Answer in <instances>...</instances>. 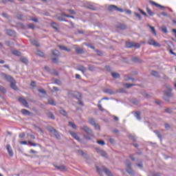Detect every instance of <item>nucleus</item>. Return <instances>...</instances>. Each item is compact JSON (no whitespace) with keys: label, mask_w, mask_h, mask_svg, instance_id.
Listing matches in <instances>:
<instances>
[{"label":"nucleus","mask_w":176,"mask_h":176,"mask_svg":"<svg viewBox=\"0 0 176 176\" xmlns=\"http://www.w3.org/2000/svg\"><path fill=\"white\" fill-rule=\"evenodd\" d=\"M107 10H109V12H113L114 10H117V12H120V13H123V12H124L123 9L118 8V7L115 5L109 6Z\"/></svg>","instance_id":"f257e3e1"},{"label":"nucleus","mask_w":176,"mask_h":176,"mask_svg":"<svg viewBox=\"0 0 176 176\" xmlns=\"http://www.w3.org/2000/svg\"><path fill=\"white\" fill-rule=\"evenodd\" d=\"M126 166L127 167L126 168V173L129 174V175H134V170L131 168V164L129 160H126L125 162Z\"/></svg>","instance_id":"f03ea898"},{"label":"nucleus","mask_w":176,"mask_h":176,"mask_svg":"<svg viewBox=\"0 0 176 176\" xmlns=\"http://www.w3.org/2000/svg\"><path fill=\"white\" fill-rule=\"evenodd\" d=\"M81 129H82L83 131H85L86 133V134H87L88 135H91V137H93V135H94V134L93 133V131H91V129H90L86 125L82 126Z\"/></svg>","instance_id":"7ed1b4c3"},{"label":"nucleus","mask_w":176,"mask_h":176,"mask_svg":"<svg viewBox=\"0 0 176 176\" xmlns=\"http://www.w3.org/2000/svg\"><path fill=\"white\" fill-rule=\"evenodd\" d=\"M164 100H165V101H170V98L173 96V93L168 91H164Z\"/></svg>","instance_id":"20e7f679"},{"label":"nucleus","mask_w":176,"mask_h":176,"mask_svg":"<svg viewBox=\"0 0 176 176\" xmlns=\"http://www.w3.org/2000/svg\"><path fill=\"white\" fill-rule=\"evenodd\" d=\"M55 168H57L59 171H66L67 168L63 165H54Z\"/></svg>","instance_id":"39448f33"},{"label":"nucleus","mask_w":176,"mask_h":176,"mask_svg":"<svg viewBox=\"0 0 176 176\" xmlns=\"http://www.w3.org/2000/svg\"><path fill=\"white\" fill-rule=\"evenodd\" d=\"M7 151L8 152V154L10 156L13 157V150L12 149V146H10V144H8L6 146Z\"/></svg>","instance_id":"423d86ee"},{"label":"nucleus","mask_w":176,"mask_h":176,"mask_svg":"<svg viewBox=\"0 0 176 176\" xmlns=\"http://www.w3.org/2000/svg\"><path fill=\"white\" fill-rule=\"evenodd\" d=\"M49 131L50 133H53L56 138H60V134L58 132H57V131H56V129L51 128L49 129Z\"/></svg>","instance_id":"0eeeda50"},{"label":"nucleus","mask_w":176,"mask_h":176,"mask_svg":"<svg viewBox=\"0 0 176 176\" xmlns=\"http://www.w3.org/2000/svg\"><path fill=\"white\" fill-rule=\"evenodd\" d=\"M6 34L7 35H9V36H14V35H16V32H14L12 30H6Z\"/></svg>","instance_id":"6e6552de"},{"label":"nucleus","mask_w":176,"mask_h":176,"mask_svg":"<svg viewBox=\"0 0 176 176\" xmlns=\"http://www.w3.org/2000/svg\"><path fill=\"white\" fill-rule=\"evenodd\" d=\"M70 135L73 138L78 141V142H80V138H79V136H78V134L75 132H70Z\"/></svg>","instance_id":"1a4fd4ad"},{"label":"nucleus","mask_w":176,"mask_h":176,"mask_svg":"<svg viewBox=\"0 0 176 176\" xmlns=\"http://www.w3.org/2000/svg\"><path fill=\"white\" fill-rule=\"evenodd\" d=\"M96 151L98 152V153H99L100 155H101V156H102L103 157H107V153L100 148H97Z\"/></svg>","instance_id":"9d476101"},{"label":"nucleus","mask_w":176,"mask_h":176,"mask_svg":"<svg viewBox=\"0 0 176 176\" xmlns=\"http://www.w3.org/2000/svg\"><path fill=\"white\" fill-rule=\"evenodd\" d=\"M104 93H106L107 94H109L110 96H112L115 94V91L111 89H106L104 90Z\"/></svg>","instance_id":"9b49d317"},{"label":"nucleus","mask_w":176,"mask_h":176,"mask_svg":"<svg viewBox=\"0 0 176 176\" xmlns=\"http://www.w3.org/2000/svg\"><path fill=\"white\" fill-rule=\"evenodd\" d=\"M19 102H21V104H23V105H24L25 107H28V102H27V100H25V99L23 98H19Z\"/></svg>","instance_id":"f8f14e48"},{"label":"nucleus","mask_w":176,"mask_h":176,"mask_svg":"<svg viewBox=\"0 0 176 176\" xmlns=\"http://www.w3.org/2000/svg\"><path fill=\"white\" fill-rule=\"evenodd\" d=\"M77 70L78 71H80L82 73H85L87 69H86V67H85L83 65H78L77 67Z\"/></svg>","instance_id":"ddd939ff"},{"label":"nucleus","mask_w":176,"mask_h":176,"mask_svg":"<svg viewBox=\"0 0 176 176\" xmlns=\"http://www.w3.org/2000/svg\"><path fill=\"white\" fill-rule=\"evenodd\" d=\"M151 5H153L154 6H156V8H160L161 9H166V7L159 4V3H157L155 1H151Z\"/></svg>","instance_id":"4468645a"},{"label":"nucleus","mask_w":176,"mask_h":176,"mask_svg":"<svg viewBox=\"0 0 176 176\" xmlns=\"http://www.w3.org/2000/svg\"><path fill=\"white\" fill-rule=\"evenodd\" d=\"M50 25L54 28V30H55V31H58V24H57V23L52 22Z\"/></svg>","instance_id":"2eb2a0df"},{"label":"nucleus","mask_w":176,"mask_h":176,"mask_svg":"<svg viewBox=\"0 0 176 176\" xmlns=\"http://www.w3.org/2000/svg\"><path fill=\"white\" fill-rule=\"evenodd\" d=\"M175 49V47L174 45H172L168 47L169 53H170V54H173V56H176V54L174 52H173Z\"/></svg>","instance_id":"dca6fc26"},{"label":"nucleus","mask_w":176,"mask_h":176,"mask_svg":"<svg viewBox=\"0 0 176 176\" xmlns=\"http://www.w3.org/2000/svg\"><path fill=\"white\" fill-rule=\"evenodd\" d=\"M59 49H60V50H65V52H71V49L65 47V45H59Z\"/></svg>","instance_id":"f3484780"},{"label":"nucleus","mask_w":176,"mask_h":176,"mask_svg":"<svg viewBox=\"0 0 176 176\" xmlns=\"http://www.w3.org/2000/svg\"><path fill=\"white\" fill-rule=\"evenodd\" d=\"M10 87L13 89V90H17V86H16V80H13L10 82Z\"/></svg>","instance_id":"a211bd4d"},{"label":"nucleus","mask_w":176,"mask_h":176,"mask_svg":"<svg viewBox=\"0 0 176 176\" xmlns=\"http://www.w3.org/2000/svg\"><path fill=\"white\" fill-rule=\"evenodd\" d=\"M5 78L8 80V82H10V83H12V82H14V79L12 78V76L9 75H6Z\"/></svg>","instance_id":"6ab92c4d"},{"label":"nucleus","mask_w":176,"mask_h":176,"mask_svg":"<svg viewBox=\"0 0 176 176\" xmlns=\"http://www.w3.org/2000/svg\"><path fill=\"white\" fill-rule=\"evenodd\" d=\"M21 113H23V115H31V112H30L28 110L25 109H23L21 111Z\"/></svg>","instance_id":"aec40b11"},{"label":"nucleus","mask_w":176,"mask_h":176,"mask_svg":"<svg viewBox=\"0 0 176 176\" xmlns=\"http://www.w3.org/2000/svg\"><path fill=\"white\" fill-rule=\"evenodd\" d=\"M126 47L128 49H131L132 47H134V49H139L140 46L139 45H126Z\"/></svg>","instance_id":"412c9836"},{"label":"nucleus","mask_w":176,"mask_h":176,"mask_svg":"<svg viewBox=\"0 0 176 176\" xmlns=\"http://www.w3.org/2000/svg\"><path fill=\"white\" fill-rule=\"evenodd\" d=\"M146 10L149 16H155V12H152V10H151L149 8L146 7Z\"/></svg>","instance_id":"4be33fe9"},{"label":"nucleus","mask_w":176,"mask_h":176,"mask_svg":"<svg viewBox=\"0 0 176 176\" xmlns=\"http://www.w3.org/2000/svg\"><path fill=\"white\" fill-rule=\"evenodd\" d=\"M12 54H14V56H16L18 57H20V56H21V52L17 51V50H12Z\"/></svg>","instance_id":"5701e85b"},{"label":"nucleus","mask_w":176,"mask_h":176,"mask_svg":"<svg viewBox=\"0 0 176 176\" xmlns=\"http://www.w3.org/2000/svg\"><path fill=\"white\" fill-rule=\"evenodd\" d=\"M135 117L136 118V119H138V120H141V112L136 111L135 113Z\"/></svg>","instance_id":"b1692460"},{"label":"nucleus","mask_w":176,"mask_h":176,"mask_svg":"<svg viewBox=\"0 0 176 176\" xmlns=\"http://www.w3.org/2000/svg\"><path fill=\"white\" fill-rule=\"evenodd\" d=\"M21 61L23 63V64H28V59L25 57H21L20 58Z\"/></svg>","instance_id":"393cba45"},{"label":"nucleus","mask_w":176,"mask_h":176,"mask_svg":"<svg viewBox=\"0 0 176 176\" xmlns=\"http://www.w3.org/2000/svg\"><path fill=\"white\" fill-rule=\"evenodd\" d=\"M148 45H159V43H156L155 40L151 38L148 40Z\"/></svg>","instance_id":"a878e982"},{"label":"nucleus","mask_w":176,"mask_h":176,"mask_svg":"<svg viewBox=\"0 0 176 176\" xmlns=\"http://www.w3.org/2000/svg\"><path fill=\"white\" fill-rule=\"evenodd\" d=\"M103 171H104L105 174L108 176H112V173H111V171L108 170L107 168H103Z\"/></svg>","instance_id":"bb28decb"},{"label":"nucleus","mask_w":176,"mask_h":176,"mask_svg":"<svg viewBox=\"0 0 176 176\" xmlns=\"http://www.w3.org/2000/svg\"><path fill=\"white\" fill-rule=\"evenodd\" d=\"M52 54H54V56H55L56 57H58V56H60V52H58V50H55L52 52Z\"/></svg>","instance_id":"cd10ccee"},{"label":"nucleus","mask_w":176,"mask_h":176,"mask_svg":"<svg viewBox=\"0 0 176 176\" xmlns=\"http://www.w3.org/2000/svg\"><path fill=\"white\" fill-rule=\"evenodd\" d=\"M36 54L37 56H40V57H44L45 56V54L43 52H42L41 51H36Z\"/></svg>","instance_id":"c85d7f7f"},{"label":"nucleus","mask_w":176,"mask_h":176,"mask_svg":"<svg viewBox=\"0 0 176 176\" xmlns=\"http://www.w3.org/2000/svg\"><path fill=\"white\" fill-rule=\"evenodd\" d=\"M151 75H153V76H156V78H159V73L156 71H152Z\"/></svg>","instance_id":"c756f323"},{"label":"nucleus","mask_w":176,"mask_h":176,"mask_svg":"<svg viewBox=\"0 0 176 176\" xmlns=\"http://www.w3.org/2000/svg\"><path fill=\"white\" fill-rule=\"evenodd\" d=\"M47 115H48V117L50 118V119H52V120H54V119H56V117H54V115L52 114V112L48 113Z\"/></svg>","instance_id":"7c9ffc66"},{"label":"nucleus","mask_w":176,"mask_h":176,"mask_svg":"<svg viewBox=\"0 0 176 176\" xmlns=\"http://www.w3.org/2000/svg\"><path fill=\"white\" fill-rule=\"evenodd\" d=\"M111 75L113 78H115L116 79H118L120 76V75H119L118 73H112Z\"/></svg>","instance_id":"2f4dec72"},{"label":"nucleus","mask_w":176,"mask_h":176,"mask_svg":"<svg viewBox=\"0 0 176 176\" xmlns=\"http://www.w3.org/2000/svg\"><path fill=\"white\" fill-rule=\"evenodd\" d=\"M118 27L120 28V30H126V25H123V24H120L118 25Z\"/></svg>","instance_id":"473e14b6"},{"label":"nucleus","mask_w":176,"mask_h":176,"mask_svg":"<svg viewBox=\"0 0 176 176\" xmlns=\"http://www.w3.org/2000/svg\"><path fill=\"white\" fill-rule=\"evenodd\" d=\"M38 91L39 93H41V94H43L44 96L46 95V91L43 89H38Z\"/></svg>","instance_id":"72a5a7b5"},{"label":"nucleus","mask_w":176,"mask_h":176,"mask_svg":"<svg viewBox=\"0 0 176 176\" xmlns=\"http://www.w3.org/2000/svg\"><path fill=\"white\" fill-rule=\"evenodd\" d=\"M76 53H78V54H82V53H84V51L82 49L78 48L76 50Z\"/></svg>","instance_id":"f704fd0d"},{"label":"nucleus","mask_w":176,"mask_h":176,"mask_svg":"<svg viewBox=\"0 0 176 176\" xmlns=\"http://www.w3.org/2000/svg\"><path fill=\"white\" fill-rule=\"evenodd\" d=\"M29 142V144L32 146H41V144H36V143H32V142Z\"/></svg>","instance_id":"c9c22d12"},{"label":"nucleus","mask_w":176,"mask_h":176,"mask_svg":"<svg viewBox=\"0 0 176 176\" xmlns=\"http://www.w3.org/2000/svg\"><path fill=\"white\" fill-rule=\"evenodd\" d=\"M89 122L90 124H91L92 126H94V124H96V121H94V120L93 118L89 119Z\"/></svg>","instance_id":"e433bc0d"},{"label":"nucleus","mask_w":176,"mask_h":176,"mask_svg":"<svg viewBox=\"0 0 176 176\" xmlns=\"http://www.w3.org/2000/svg\"><path fill=\"white\" fill-rule=\"evenodd\" d=\"M0 91H1V93H6V89H5V87H2L0 85Z\"/></svg>","instance_id":"4c0bfd02"},{"label":"nucleus","mask_w":176,"mask_h":176,"mask_svg":"<svg viewBox=\"0 0 176 176\" xmlns=\"http://www.w3.org/2000/svg\"><path fill=\"white\" fill-rule=\"evenodd\" d=\"M134 15H135V17H137L139 20H141V19H142L141 14H140L139 13L134 12Z\"/></svg>","instance_id":"58836bf2"},{"label":"nucleus","mask_w":176,"mask_h":176,"mask_svg":"<svg viewBox=\"0 0 176 176\" xmlns=\"http://www.w3.org/2000/svg\"><path fill=\"white\" fill-rule=\"evenodd\" d=\"M48 104H50V105H56V104L54 103V100L52 99L48 100Z\"/></svg>","instance_id":"ea45409f"},{"label":"nucleus","mask_w":176,"mask_h":176,"mask_svg":"<svg viewBox=\"0 0 176 176\" xmlns=\"http://www.w3.org/2000/svg\"><path fill=\"white\" fill-rule=\"evenodd\" d=\"M98 107L101 112H104L105 109L102 108V106L100 104H98Z\"/></svg>","instance_id":"a19ab883"},{"label":"nucleus","mask_w":176,"mask_h":176,"mask_svg":"<svg viewBox=\"0 0 176 176\" xmlns=\"http://www.w3.org/2000/svg\"><path fill=\"white\" fill-rule=\"evenodd\" d=\"M97 144H98L99 145H105V142H104L103 140H98L97 141Z\"/></svg>","instance_id":"79ce46f5"},{"label":"nucleus","mask_w":176,"mask_h":176,"mask_svg":"<svg viewBox=\"0 0 176 176\" xmlns=\"http://www.w3.org/2000/svg\"><path fill=\"white\" fill-rule=\"evenodd\" d=\"M28 28H31L32 30H34L35 29V25L32 23H30L28 25Z\"/></svg>","instance_id":"37998d69"},{"label":"nucleus","mask_w":176,"mask_h":176,"mask_svg":"<svg viewBox=\"0 0 176 176\" xmlns=\"http://www.w3.org/2000/svg\"><path fill=\"white\" fill-rule=\"evenodd\" d=\"M61 16H65V17H69L70 19H75L74 16L68 15L67 14H61Z\"/></svg>","instance_id":"c03bdc74"},{"label":"nucleus","mask_w":176,"mask_h":176,"mask_svg":"<svg viewBox=\"0 0 176 176\" xmlns=\"http://www.w3.org/2000/svg\"><path fill=\"white\" fill-rule=\"evenodd\" d=\"M161 28L163 32H164L165 34H167V28L166 26H162Z\"/></svg>","instance_id":"a18cd8bd"},{"label":"nucleus","mask_w":176,"mask_h":176,"mask_svg":"<svg viewBox=\"0 0 176 176\" xmlns=\"http://www.w3.org/2000/svg\"><path fill=\"white\" fill-rule=\"evenodd\" d=\"M155 133L156 135L158 137V138L162 139V135L160 134V132L155 131Z\"/></svg>","instance_id":"49530a36"},{"label":"nucleus","mask_w":176,"mask_h":176,"mask_svg":"<svg viewBox=\"0 0 176 176\" xmlns=\"http://www.w3.org/2000/svg\"><path fill=\"white\" fill-rule=\"evenodd\" d=\"M69 124H70L71 127H72V129H76V124L72 123V122H69Z\"/></svg>","instance_id":"de8ad7c7"},{"label":"nucleus","mask_w":176,"mask_h":176,"mask_svg":"<svg viewBox=\"0 0 176 176\" xmlns=\"http://www.w3.org/2000/svg\"><path fill=\"white\" fill-rule=\"evenodd\" d=\"M124 86L125 87H126V89H130V87H131V86H134V85H133V84H124Z\"/></svg>","instance_id":"09e8293b"},{"label":"nucleus","mask_w":176,"mask_h":176,"mask_svg":"<svg viewBox=\"0 0 176 176\" xmlns=\"http://www.w3.org/2000/svg\"><path fill=\"white\" fill-rule=\"evenodd\" d=\"M150 28L154 35H156V30H155L154 27L150 26Z\"/></svg>","instance_id":"8fccbe9b"},{"label":"nucleus","mask_w":176,"mask_h":176,"mask_svg":"<svg viewBox=\"0 0 176 176\" xmlns=\"http://www.w3.org/2000/svg\"><path fill=\"white\" fill-rule=\"evenodd\" d=\"M138 10L143 14V16H145L146 17L148 16L144 10H141V8H138Z\"/></svg>","instance_id":"3c124183"},{"label":"nucleus","mask_w":176,"mask_h":176,"mask_svg":"<svg viewBox=\"0 0 176 176\" xmlns=\"http://www.w3.org/2000/svg\"><path fill=\"white\" fill-rule=\"evenodd\" d=\"M57 19L58 20V21H67V20H65V19H64L61 16H58Z\"/></svg>","instance_id":"603ef678"},{"label":"nucleus","mask_w":176,"mask_h":176,"mask_svg":"<svg viewBox=\"0 0 176 176\" xmlns=\"http://www.w3.org/2000/svg\"><path fill=\"white\" fill-rule=\"evenodd\" d=\"M60 113H61V115H63V116H67V111H65V110H60Z\"/></svg>","instance_id":"864d4df0"},{"label":"nucleus","mask_w":176,"mask_h":176,"mask_svg":"<svg viewBox=\"0 0 176 176\" xmlns=\"http://www.w3.org/2000/svg\"><path fill=\"white\" fill-rule=\"evenodd\" d=\"M88 9H91V10H96V7H94L92 5H89L88 6Z\"/></svg>","instance_id":"5fc2aeb1"},{"label":"nucleus","mask_w":176,"mask_h":176,"mask_svg":"<svg viewBox=\"0 0 176 176\" xmlns=\"http://www.w3.org/2000/svg\"><path fill=\"white\" fill-rule=\"evenodd\" d=\"M88 69L89 71H94V66L89 65Z\"/></svg>","instance_id":"6e6d98bb"},{"label":"nucleus","mask_w":176,"mask_h":176,"mask_svg":"<svg viewBox=\"0 0 176 176\" xmlns=\"http://www.w3.org/2000/svg\"><path fill=\"white\" fill-rule=\"evenodd\" d=\"M136 166L139 167V168H142V167L144 166L142 162H140V164H136Z\"/></svg>","instance_id":"4d7b16f0"},{"label":"nucleus","mask_w":176,"mask_h":176,"mask_svg":"<svg viewBox=\"0 0 176 176\" xmlns=\"http://www.w3.org/2000/svg\"><path fill=\"white\" fill-rule=\"evenodd\" d=\"M94 126L96 130H100V125H98V124L95 123V124H94Z\"/></svg>","instance_id":"13d9d810"},{"label":"nucleus","mask_w":176,"mask_h":176,"mask_svg":"<svg viewBox=\"0 0 176 176\" xmlns=\"http://www.w3.org/2000/svg\"><path fill=\"white\" fill-rule=\"evenodd\" d=\"M25 137V133H22L19 134L20 138H24Z\"/></svg>","instance_id":"bf43d9fd"},{"label":"nucleus","mask_w":176,"mask_h":176,"mask_svg":"<svg viewBox=\"0 0 176 176\" xmlns=\"http://www.w3.org/2000/svg\"><path fill=\"white\" fill-rule=\"evenodd\" d=\"M96 170H97V172L98 173V174H100V175H102V171H101V170H100V168H96Z\"/></svg>","instance_id":"052dcab7"},{"label":"nucleus","mask_w":176,"mask_h":176,"mask_svg":"<svg viewBox=\"0 0 176 176\" xmlns=\"http://www.w3.org/2000/svg\"><path fill=\"white\" fill-rule=\"evenodd\" d=\"M133 61H134V63H138L139 61H138V58H137V57H135V58H133Z\"/></svg>","instance_id":"680f3d73"},{"label":"nucleus","mask_w":176,"mask_h":176,"mask_svg":"<svg viewBox=\"0 0 176 176\" xmlns=\"http://www.w3.org/2000/svg\"><path fill=\"white\" fill-rule=\"evenodd\" d=\"M124 12H125L127 14H131V10H124Z\"/></svg>","instance_id":"e2e57ef3"},{"label":"nucleus","mask_w":176,"mask_h":176,"mask_svg":"<svg viewBox=\"0 0 176 176\" xmlns=\"http://www.w3.org/2000/svg\"><path fill=\"white\" fill-rule=\"evenodd\" d=\"M17 19H19V20H21V19H23V15L18 14L16 16Z\"/></svg>","instance_id":"0e129e2a"},{"label":"nucleus","mask_w":176,"mask_h":176,"mask_svg":"<svg viewBox=\"0 0 176 176\" xmlns=\"http://www.w3.org/2000/svg\"><path fill=\"white\" fill-rule=\"evenodd\" d=\"M21 145H27L28 144V142L27 141H22L20 142Z\"/></svg>","instance_id":"69168bd1"},{"label":"nucleus","mask_w":176,"mask_h":176,"mask_svg":"<svg viewBox=\"0 0 176 176\" xmlns=\"http://www.w3.org/2000/svg\"><path fill=\"white\" fill-rule=\"evenodd\" d=\"M165 112H167L168 113H171L172 110H171V109H166L165 110Z\"/></svg>","instance_id":"338daca9"},{"label":"nucleus","mask_w":176,"mask_h":176,"mask_svg":"<svg viewBox=\"0 0 176 176\" xmlns=\"http://www.w3.org/2000/svg\"><path fill=\"white\" fill-rule=\"evenodd\" d=\"M57 58H52V63H54V64L57 63Z\"/></svg>","instance_id":"774afa93"}]
</instances>
